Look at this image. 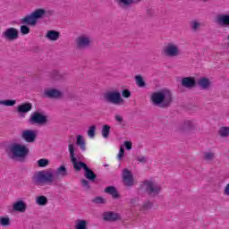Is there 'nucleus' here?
Wrapping results in <instances>:
<instances>
[{
  "instance_id": "28",
  "label": "nucleus",
  "mask_w": 229,
  "mask_h": 229,
  "mask_svg": "<svg viewBox=\"0 0 229 229\" xmlns=\"http://www.w3.org/2000/svg\"><path fill=\"white\" fill-rule=\"evenodd\" d=\"M198 85L203 90H207V89H208V87H210V80H208V78L202 77L199 80Z\"/></svg>"
},
{
  "instance_id": "7",
  "label": "nucleus",
  "mask_w": 229,
  "mask_h": 229,
  "mask_svg": "<svg viewBox=\"0 0 229 229\" xmlns=\"http://www.w3.org/2000/svg\"><path fill=\"white\" fill-rule=\"evenodd\" d=\"M143 185L146 187V192L150 196V198H155L160 194L162 191V186L157 184L153 181H144Z\"/></svg>"
},
{
  "instance_id": "22",
  "label": "nucleus",
  "mask_w": 229,
  "mask_h": 229,
  "mask_svg": "<svg viewBox=\"0 0 229 229\" xmlns=\"http://www.w3.org/2000/svg\"><path fill=\"white\" fill-rule=\"evenodd\" d=\"M54 176L55 179L60 178V176L62 178H65V176H69V172H67V167H65V165H62L55 170Z\"/></svg>"
},
{
  "instance_id": "46",
  "label": "nucleus",
  "mask_w": 229,
  "mask_h": 229,
  "mask_svg": "<svg viewBox=\"0 0 229 229\" xmlns=\"http://www.w3.org/2000/svg\"><path fill=\"white\" fill-rule=\"evenodd\" d=\"M123 157H124V148L121 147L117 156L118 160H123Z\"/></svg>"
},
{
  "instance_id": "43",
  "label": "nucleus",
  "mask_w": 229,
  "mask_h": 229,
  "mask_svg": "<svg viewBox=\"0 0 229 229\" xmlns=\"http://www.w3.org/2000/svg\"><path fill=\"white\" fill-rule=\"evenodd\" d=\"M204 160H214V153L205 152L204 153Z\"/></svg>"
},
{
  "instance_id": "52",
  "label": "nucleus",
  "mask_w": 229,
  "mask_h": 229,
  "mask_svg": "<svg viewBox=\"0 0 229 229\" xmlns=\"http://www.w3.org/2000/svg\"><path fill=\"white\" fill-rule=\"evenodd\" d=\"M105 167H108V165H104Z\"/></svg>"
},
{
  "instance_id": "1",
  "label": "nucleus",
  "mask_w": 229,
  "mask_h": 229,
  "mask_svg": "<svg viewBox=\"0 0 229 229\" xmlns=\"http://www.w3.org/2000/svg\"><path fill=\"white\" fill-rule=\"evenodd\" d=\"M150 101L154 106L169 108L173 103V93L167 89H163L152 93Z\"/></svg>"
},
{
  "instance_id": "3",
  "label": "nucleus",
  "mask_w": 229,
  "mask_h": 229,
  "mask_svg": "<svg viewBox=\"0 0 229 229\" xmlns=\"http://www.w3.org/2000/svg\"><path fill=\"white\" fill-rule=\"evenodd\" d=\"M44 15H46V10L39 8L36 9L30 14L23 17L20 22L21 24H25L27 26H37V22H38L39 19H43Z\"/></svg>"
},
{
  "instance_id": "17",
  "label": "nucleus",
  "mask_w": 229,
  "mask_h": 229,
  "mask_svg": "<svg viewBox=\"0 0 229 229\" xmlns=\"http://www.w3.org/2000/svg\"><path fill=\"white\" fill-rule=\"evenodd\" d=\"M181 85L185 89H194L196 87V79L194 77H184L181 81Z\"/></svg>"
},
{
  "instance_id": "24",
  "label": "nucleus",
  "mask_w": 229,
  "mask_h": 229,
  "mask_svg": "<svg viewBox=\"0 0 229 229\" xmlns=\"http://www.w3.org/2000/svg\"><path fill=\"white\" fill-rule=\"evenodd\" d=\"M84 176L87 180H89V182H96L98 175L96 174V173H94V171H92V169H90V167H87V169L84 171Z\"/></svg>"
},
{
  "instance_id": "2",
  "label": "nucleus",
  "mask_w": 229,
  "mask_h": 229,
  "mask_svg": "<svg viewBox=\"0 0 229 229\" xmlns=\"http://www.w3.org/2000/svg\"><path fill=\"white\" fill-rule=\"evenodd\" d=\"M32 182L35 185H46V183H56V179L53 170H42L33 175Z\"/></svg>"
},
{
  "instance_id": "50",
  "label": "nucleus",
  "mask_w": 229,
  "mask_h": 229,
  "mask_svg": "<svg viewBox=\"0 0 229 229\" xmlns=\"http://www.w3.org/2000/svg\"><path fill=\"white\" fill-rule=\"evenodd\" d=\"M224 194H225V196H229V183L226 184L225 191H224Z\"/></svg>"
},
{
  "instance_id": "23",
  "label": "nucleus",
  "mask_w": 229,
  "mask_h": 229,
  "mask_svg": "<svg viewBox=\"0 0 229 229\" xmlns=\"http://www.w3.org/2000/svg\"><path fill=\"white\" fill-rule=\"evenodd\" d=\"M192 130H196V123L191 120L185 121L181 127V131H192Z\"/></svg>"
},
{
  "instance_id": "40",
  "label": "nucleus",
  "mask_w": 229,
  "mask_h": 229,
  "mask_svg": "<svg viewBox=\"0 0 229 229\" xmlns=\"http://www.w3.org/2000/svg\"><path fill=\"white\" fill-rule=\"evenodd\" d=\"M30 27H28V25L23 24L20 27V31L21 35H28V33H30Z\"/></svg>"
},
{
  "instance_id": "34",
  "label": "nucleus",
  "mask_w": 229,
  "mask_h": 229,
  "mask_svg": "<svg viewBox=\"0 0 229 229\" xmlns=\"http://www.w3.org/2000/svg\"><path fill=\"white\" fill-rule=\"evenodd\" d=\"M102 137L104 139H108L110 137V125L105 124L102 127Z\"/></svg>"
},
{
  "instance_id": "18",
  "label": "nucleus",
  "mask_w": 229,
  "mask_h": 229,
  "mask_svg": "<svg viewBox=\"0 0 229 229\" xmlns=\"http://www.w3.org/2000/svg\"><path fill=\"white\" fill-rule=\"evenodd\" d=\"M142 0H116L117 4L121 6V8H130V6H133V4H139Z\"/></svg>"
},
{
  "instance_id": "47",
  "label": "nucleus",
  "mask_w": 229,
  "mask_h": 229,
  "mask_svg": "<svg viewBox=\"0 0 229 229\" xmlns=\"http://www.w3.org/2000/svg\"><path fill=\"white\" fill-rule=\"evenodd\" d=\"M138 162H140V164H146L148 162V159H146V157H137Z\"/></svg>"
},
{
  "instance_id": "12",
  "label": "nucleus",
  "mask_w": 229,
  "mask_h": 229,
  "mask_svg": "<svg viewBox=\"0 0 229 229\" xmlns=\"http://www.w3.org/2000/svg\"><path fill=\"white\" fill-rule=\"evenodd\" d=\"M43 96L48 99H60V98H63L64 93L57 89H46Z\"/></svg>"
},
{
  "instance_id": "48",
  "label": "nucleus",
  "mask_w": 229,
  "mask_h": 229,
  "mask_svg": "<svg viewBox=\"0 0 229 229\" xmlns=\"http://www.w3.org/2000/svg\"><path fill=\"white\" fill-rule=\"evenodd\" d=\"M55 11H46L44 17H49V15H53Z\"/></svg>"
},
{
  "instance_id": "16",
  "label": "nucleus",
  "mask_w": 229,
  "mask_h": 229,
  "mask_svg": "<svg viewBox=\"0 0 229 229\" xmlns=\"http://www.w3.org/2000/svg\"><path fill=\"white\" fill-rule=\"evenodd\" d=\"M103 219L109 223H115V221H119V219H121V216L114 211H107L104 213Z\"/></svg>"
},
{
  "instance_id": "41",
  "label": "nucleus",
  "mask_w": 229,
  "mask_h": 229,
  "mask_svg": "<svg viewBox=\"0 0 229 229\" xmlns=\"http://www.w3.org/2000/svg\"><path fill=\"white\" fill-rule=\"evenodd\" d=\"M81 183L82 185V187H84V189L86 191H90L91 187H90V182H89L87 179H82L81 181Z\"/></svg>"
},
{
  "instance_id": "33",
  "label": "nucleus",
  "mask_w": 229,
  "mask_h": 229,
  "mask_svg": "<svg viewBox=\"0 0 229 229\" xmlns=\"http://www.w3.org/2000/svg\"><path fill=\"white\" fill-rule=\"evenodd\" d=\"M218 135H220L222 139L229 137V127L228 126L221 127L220 130L218 131Z\"/></svg>"
},
{
  "instance_id": "36",
  "label": "nucleus",
  "mask_w": 229,
  "mask_h": 229,
  "mask_svg": "<svg viewBox=\"0 0 229 229\" xmlns=\"http://www.w3.org/2000/svg\"><path fill=\"white\" fill-rule=\"evenodd\" d=\"M153 202L151 200H146L142 207L140 208L141 212H146V210H149L150 208H153Z\"/></svg>"
},
{
  "instance_id": "15",
  "label": "nucleus",
  "mask_w": 229,
  "mask_h": 229,
  "mask_svg": "<svg viewBox=\"0 0 229 229\" xmlns=\"http://www.w3.org/2000/svg\"><path fill=\"white\" fill-rule=\"evenodd\" d=\"M31 108H33V105L30 102L22 103L16 107V112L18 114H21V116L24 117V114H28V112H31Z\"/></svg>"
},
{
  "instance_id": "4",
  "label": "nucleus",
  "mask_w": 229,
  "mask_h": 229,
  "mask_svg": "<svg viewBox=\"0 0 229 229\" xmlns=\"http://www.w3.org/2000/svg\"><path fill=\"white\" fill-rule=\"evenodd\" d=\"M10 151L13 155L12 158H17L20 162H24V158L30 155V148L20 143L11 145Z\"/></svg>"
},
{
  "instance_id": "35",
  "label": "nucleus",
  "mask_w": 229,
  "mask_h": 229,
  "mask_svg": "<svg viewBox=\"0 0 229 229\" xmlns=\"http://www.w3.org/2000/svg\"><path fill=\"white\" fill-rule=\"evenodd\" d=\"M92 203H95V205H106V199L98 196L95 197L92 200Z\"/></svg>"
},
{
  "instance_id": "8",
  "label": "nucleus",
  "mask_w": 229,
  "mask_h": 229,
  "mask_svg": "<svg viewBox=\"0 0 229 229\" xmlns=\"http://www.w3.org/2000/svg\"><path fill=\"white\" fill-rule=\"evenodd\" d=\"M30 124H39L40 126L47 124V115L42 112L36 111L30 114Z\"/></svg>"
},
{
  "instance_id": "31",
  "label": "nucleus",
  "mask_w": 229,
  "mask_h": 229,
  "mask_svg": "<svg viewBox=\"0 0 229 229\" xmlns=\"http://www.w3.org/2000/svg\"><path fill=\"white\" fill-rule=\"evenodd\" d=\"M76 144H77V146H80L81 151H85V149H87V148L85 147V140L83 139V136H81V135L77 136Z\"/></svg>"
},
{
  "instance_id": "38",
  "label": "nucleus",
  "mask_w": 229,
  "mask_h": 229,
  "mask_svg": "<svg viewBox=\"0 0 229 229\" xmlns=\"http://www.w3.org/2000/svg\"><path fill=\"white\" fill-rule=\"evenodd\" d=\"M88 137L94 139L96 137V125H91L88 130Z\"/></svg>"
},
{
  "instance_id": "30",
  "label": "nucleus",
  "mask_w": 229,
  "mask_h": 229,
  "mask_svg": "<svg viewBox=\"0 0 229 229\" xmlns=\"http://www.w3.org/2000/svg\"><path fill=\"white\" fill-rule=\"evenodd\" d=\"M36 203L39 207H45V205H47V197H46L44 195L38 196L36 199Z\"/></svg>"
},
{
  "instance_id": "6",
  "label": "nucleus",
  "mask_w": 229,
  "mask_h": 229,
  "mask_svg": "<svg viewBox=\"0 0 229 229\" xmlns=\"http://www.w3.org/2000/svg\"><path fill=\"white\" fill-rule=\"evenodd\" d=\"M104 99L106 103H110L111 105H123L124 98L121 97V92L117 90L107 91L104 95Z\"/></svg>"
},
{
  "instance_id": "44",
  "label": "nucleus",
  "mask_w": 229,
  "mask_h": 229,
  "mask_svg": "<svg viewBox=\"0 0 229 229\" xmlns=\"http://www.w3.org/2000/svg\"><path fill=\"white\" fill-rule=\"evenodd\" d=\"M122 96L123 98H128L131 97V91L130 89H123L122 90Z\"/></svg>"
},
{
  "instance_id": "32",
  "label": "nucleus",
  "mask_w": 229,
  "mask_h": 229,
  "mask_svg": "<svg viewBox=\"0 0 229 229\" xmlns=\"http://www.w3.org/2000/svg\"><path fill=\"white\" fill-rule=\"evenodd\" d=\"M16 104L17 100L15 99L0 100V105H3L4 106H15Z\"/></svg>"
},
{
  "instance_id": "20",
  "label": "nucleus",
  "mask_w": 229,
  "mask_h": 229,
  "mask_svg": "<svg viewBox=\"0 0 229 229\" xmlns=\"http://www.w3.org/2000/svg\"><path fill=\"white\" fill-rule=\"evenodd\" d=\"M90 46V38L81 36L77 38V47L81 49L82 47H89Z\"/></svg>"
},
{
  "instance_id": "29",
  "label": "nucleus",
  "mask_w": 229,
  "mask_h": 229,
  "mask_svg": "<svg viewBox=\"0 0 229 229\" xmlns=\"http://www.w3.org/2000/svg\"><path fill=\"white\" fill-rule=\"evenodd\" d=\"M136 85L140 87V89H144L146 87V81H144V77L142 75L135 76Z\"/></svg>"
},
{
  "instance_id": "11",
  "label": "nucleus",
  "mask_w": 229,
  "mask_h": 229,
  "mask_svg": "<svg viewBox=\"0 0 229 229\" xmlns=\"http://www.w3.org/2000/svg\"><path fill=\"white\" fill-rule=\"evenodd\" d=\"M122 177L126 187H133L135 179L133 178V174H131V171H130L128 168H124L122 173Z\"/></svg>"
},
{
  "instance_id": "9",
  "label": "nucleus",
  "mask_w": 229,
  "mask_h": 229,
  "mask_svg": "<svg viewBox=\"0 0 229 229\" xmlns=\"http://www.w3.org/2000/svg\"><path fill=\"white\" fill-rule=\"evenodd\" d=\"M2 37L4 40L13 42V40H17V38H19V30L13 27L8 28L2 33Z\"/></svg>"
},
{
  "instance_id": "42",
  "label": "nucleus",
  "mask_w": 229,
  "mask_h": 229,
  "mask_svg": "<svg viewBox=\"0 0 229 229\" xmlns=\"http://www.w3.org/2000/svg\"><path fill=\"white\" fill-rule=\"evenodd\" d=\"M200 26H201V24L199 22H198L197 21H191V30L193 31H198V28H199Z\"/></svg>"
},
{
  "instance_id": "10",
  "label": "nucleus",
  "mask_w": 229,
  "mask_h": 229,
  "mask_svg": "<svg viewBox=\"0 0 229 229\" xmlns=\"http://www.w3.org/2000/svg\"><path fill=\"white\" fill-rule=\"evenodd\" d=\"M37 131L24 130L21 131V139L29 144H33L37 140Z\"/></svg>"
},
{
  "instance_id": "26",
  "label": "nucleus",
  "mask_w": 229,
  "mask_h": 229,
  "mask_svg": "<svg viewBox=\"0 0 229 229\" xmlns=\"http://www.w3.org/2000/svg\"><path fill=\"white\" fill-rule=\"evenodd\" d=\"M46 38L52 41L58 40L60 38V32L53 30H48L47 32Z\"/></svg>"
},
{
  "instance_id": "49",
  "label": "nucleus",
  "mask_w": 229,
  "mask_h": 229,
  "mask_svg": "<svg viewBox=\"0 0 229 229\" xmlns=\"http://www.w3.org/2000/svg\"><path fill=\"white\" fill-rule=\"evenodd\" d=\"M115 121H117V123L120 124H123V118L121 115H115Z\"/></svg>"
},
{
  "instance_id": "19",
  "label": "nucleus",
  "mask_w": 229,
  "mask_h": 229,
  "mask_svg": "<svg viewBox=\"0 0 229 229\" xmlns=\"http://www.w3.org/2000/svg\"><path fill=\"white\" fill-rule=\"evenodd\" d=\"M26 208H28V206L26 205V202L24 200H18L13 203V210L14 212H26Z\"/></svg>"
},
{
  "instance_id": "21",
  "label": "nucleus",
  "mask_w": 229,
  "mask_h": 229,
  "mask_svg": "<svg viewBox=\"0 0 229 229\" xmlns=\"http://www.w3.org/2000/svg\"><path fill=\"white\" fill-rule=\"evenodd\" d=\"M104 192H106V194H110L114 199H119V198H121V195L119 194V191H117V188H115V186L106 187Z\"/></svg>"
},
{
  "instance_id": "51",
  "label": "nucleus",
  "mask_w": 229,
  "mask_h": 229,
  "mask_svg": "<svg viewBox=\"0 0 229 229\" xmlns=\"http://www.w3.org/2000/svg\"><path fill=\"white\" fill-rule=\"evenodd\" d=\"M135 201H137L136 199H131V203H135Z\"/></svg>"
},
{
  "instance_id": "5",
  "label": "nucleus",
  "mask_w": 229,
  "mask_h": 229,
  "mask_svg": "<svg viewBox=\"0 0 229 229\" xmlns=\"http://www.w3.org/2000/svg\"><path fill=\"white\" fill-rule=\"evenodd\" d=\"M68 150L70 153V160L72 164L73 169L76 173H80V171H81V169H83V171H85L89 165H86L85 162L83 161H78L80 160V157L77 158L76 154L74 153L75 148H74V145H72V143H70L68 145Z\"/></svg>"
},
{
  "instance_id": "54",
  "label": "nucleus",
  "mask_w": 229,
  "mask_h": 229,
  "mask_svg": "<svg viewBox=\"0 0 229 229\" xmlns=\"http://www.w3.org/2000/svg\"><path fill=\"white\" fill-rule=\"evenodd\" d=\"M203 1H208V0H203Z\"/></svg>"
},
{
  "instance_id": "14",
  "label": "nucleus",
  "mask_w": 229,
  "mask_h": 229,
  "mask_svg": "<svg viewBox=\"0 0 229 229\" xmlns=\"http://www.w3.org/2000/svg\"><path fill=\"white\" fill-rule=\"evenodd\" d=\"M216 22L222 28H229V13L218 14Z\"/></svg>"
},
{
  "instance_id": "27",
  "label": "nucleus",
  "mask_w": 229,
  "mask_h": 229,
  "mask_svg": "<svg viewBox=\"0 0 229 229\" xmlns=\"http://www.w3.org/2000/svg\"><path fill=\"white\" fill-rule=\"evenodd\" d=\"M75 229H88L89 228V222L85 219H77L75 221Z\"/></svg>"
},
{
  "instance_id": "39",
  "label": "nucleus",
  "mask_w": 229,
  "mask_h": 229,
  "mask_svg": "<svg viewBox=\"0 0 229 229\" xmlns=\"http://www.w3.org/2000/svg\"><path fill=\"white\" fill-rule=\"evenodd\" d=\"M38 167H47L49 165V159L41 158L38 160Z\"/></svg>"
},
{
  "instance_id": "13",
  "label": "nucleus",
  "mask_w": 229,
  "mask_h": 229,
  "mask_svg": "<svg viewBox=\"0 0 229 229\" xmlns=\"http://www.w3.org/2000/svg\"><path fill=\"white\" fill-rule=\"evenodd\" d=\"M164 54L165 56H178V55H180V48L173 43H168L164 47Z\"/></svg>"
},
{
  "instance_id": "53",
  "label": "nucleus",
  "mask_w": 229,
  "mask_h": 229,
  "mask_svg": "<svg viewBox=\"0 0 229 229\" xmlns=\"http://www.w3.org/2000/svg\"><path fill=\"white\" fill-rule=\"evenodd\" d=\"M227 40H229V34L227 35Z\"/></svg>"
},
{
  "instance_id": "25",
  "label": "nucleus",
  "mask_w": 229,
  "mask_h": 229,
  "mask_svg": "<svg viewBox=\"0 0 229 229\" xmlns=\"http://www.w3.org/2000/svg\"><path fill=\"white\" fill-rule=\"evenodd\" d=\"M67 74L66 73H61L58 71H53L50 73V78H52V80H55V81H64V80H65Z\"/></svg>"
},
{
  "instance_id": "45",
  "label": "nucleus",
  "mask_w": 229,
  "mask_h": 229,
  "mask_svg": "<svg viewBox=\"0 0 229 229\" xmlns=\"http://www.w3.org/2000/svg\"><path fill=\"white\" fill-rule=\"evenodd\" d=\"M123 146L125 147V149L127 151H130L133 145H132L131 141L126 140V141L123 142Z\"/></svg>"
},
{
  "instance_id": "37",
  "label": "nucleus",
  "mask_w": 229,
  "mask_h": 229,
  "mask_svg": "<svg viewBox=\"0 0 229 229\" xmlns=\"http://www.w3.org/2000/svg\"><path fill=\"white\" fill-rule=\"evenodd\" d=\"M0 225L4 228L10 226V217L8 216H0Z\"/></svg>"
}]
</instances>
